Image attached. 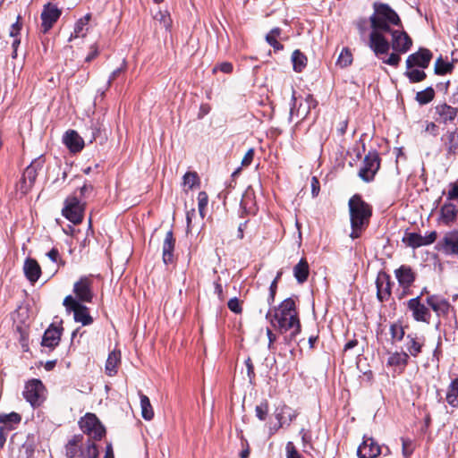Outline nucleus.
Here are the masks:
<instances>
[{
	"label": "nucleus",
	"mask_w": 458,
	"mask_h": 458,
	"mask_svg": "<svg viewBox=\"0 0 458 458\" xmlns=\"http://www.w3.org/2000/svg\"><path fill=\"white\" fill-rule=\"evenodd\" d=\"M98 454L97 445L90 439L86 443L85 448L81 451V458H98Z\"/></svg>",
	"instance_id": "37998d69"
},
{
	"label": "nucleus",
	"mask_w": 458,
	"mask_h": 458,
	"mask_svg": "<svg viewBox=\"0 0 458 458\" xmlns=\"http://www.w3.org/2000/svg\"><path fill=\"white\" fill-rule=\"evenodd\" d=\"M394 276L399 285L403 289H409L416 279V273L408 265H402L394 270Z\"/></svg>",
	"instance_id": "6ab92c4d"
},
{
	"label": "nucleus",
	"mask_w": 458,
	"mask_h": 458,
	"mask_svg": "<svg viewBox=\"0 0 458 458\" xmlns=\"http://www.w3.org/2000/svg\"><path fill=\"white\" fill-rule=\"evenodd\" d=\"M83 435H74L71 439L68 440L65 445V455L68 458H75L81 456V451L83 449Z\"/></svg>",
	"instance_id": "393cba45"
},
{
	"label": "nucleus",
	"mask_w": 458,
	"mask_h": 458,
	"mask_svg": "<svg viewBox=\"0 0 458 458\" xmlns=\"http://www.w3.org/2000/svg\"><path fill=\"white\" fill-rule=\"evenodd\" d=\"M82 432L91 440H100L106 435V428L94 413H87L79 421Z\"/></svg>",
	"instance_id": "423d86ee"
},
{
	"label": "nucleus",
	"mask_w": 458,
	"mask_h": 458,
	"mask_svg": "<svg viewBox=\"0 0 458 458\" xmlns=\"http://www.w3.org/2000/svg\"><path fill=\"white\" fill-rule=\"evenodd\" d=\"M433 57L432 52L428 48L420 47L417 52L411 54L406 59V68L418 66L421 69L428 67Z\"/></svg>",
	"instance_id": "f8f14e48"
},
{
	"label": "nucleus",
	"mask_w": 458,
	"mask_h": 458,
	"mask_svg": "<svg viewBox=\"0 0 458 458\" xmlns=\"http://www.w3.org/2000/svg\"><path fill=\"white\" fill-rule=\"evenodd\" d=\"M60 15L61 10L55 4L50 3L46 4L41 13L43 26L46 29H50L59 19Z\"/></svg>",
	"instance_id": "4be33fe9"
},
{
	"label": "nucleus",
	"mask_w": 458,
	"mask_h": 458,
	"mask_svg": "<svg viewBox=\"0 0 458 458\" xmlns=\"http://www.w3.org/2000/svg\"><path fill=\"white\" fill-rule=\"evenodd\" d=\"M11 431V427L1 426L0 427V448L4 445L8 433Z\"/></svg>",
	"instance_id": "680f3d73"
},
{
	"label": "nucleus",
	"mask_w": 458,
	"mask_h": 458,
	"mask_svg": "<svg viewBox=\"0 0 458 458\" xmlns=\"http://www.w3.org/2000/svg\"><path fill=\"white\" fill-rule=\"evenodd\" d=\"M401 61V57L398 54L392 53L389 57L383 62L391 66H397Z\"/></svg>",
	"instance_id": "0e129e2a"
},
{
	"label": "nucleus",
	"mask_w": 458,
	"mask_h": 458,
	"mask_svg": "<svg viewBox=\"0 0 458 458\" xmlns=\"http://www.w3.org/2000/svg\"><path fill=\"white\" fill-rule=\"evenodd\" d=\"M446 402L453 407H458V378L450 384L446 393Z\"/></svg>",
	"instance_id": "e433bc0d"
},
{
	"label": "nucleus",
	"mask_w": 458,
	"mask_h": 458,
	"mask_svg": "<svg viewBox=\"0 0 458 458\" xmlns=\"http://www.w3.org/2000/svg\"><path fill=\"white\" fill-rule=\"evenodd\" d=\"M254 157V149L250 148L246 154L244 155L242 160V166H248L251 164Z\"/></svg>",
	"instance_id": "69168bd1"
},
{
	"label": "nucleus",
	"mask_w": 458,
	"mask_h": 458,
	"mask_svg": "<svg viewBox=\"0 0 458 458\" xmlns=\"http://www.w3.org/2000/svg\"><path fill=\"white\" fill-rule=\"evenodd\" d=\"M390 335L393 341L400 342L404 337V329L401 323H393L390 326Z\"/></svg>",
	"instance_id": "de8ad7c7"
},
{
	"label": "nucleus",
	"mask_w": 458,
	"mask_h": 458,
	"mask_svg": "<svg viewBox=\"0 0 458 458\" xmlns=\"http://www.w3.org/2000/svg\"><path fill=\"white\" fill-rule=\"evenodd\" d=\"M381 453V447L374 438L364 436L363 442L357 450L359 458H376Z\"/></svg>",
	"instance_id": "dca6fc26"
},
{
	"label": "nucleus",
	"mask_w": 458,
	"mask_h": 458,
	"mask_svg": "<svg viewBox=\"0 0 458 458\" xmlns=\"http://www.w3.org/2000/svg\"><path fill=\"white\" fill-rule=\"evenodd\" d=\"M141 416L146 420H150L154 417V411L148 397L140 393Z\"/></svg>",
	"instance_id": "72a5a7b5"
},
{
	"label": "nucleus",
	"mask_w": 458,
	"mask_h": 458,
	"mask_svg": "<svg viewBox=\"0 0 458 458\" xmlns=\"http://www.w3.org/2000/svg\"><path fill=\"white\" fill-rule=\"evenodd\" d=\"M437 233L436 231L430 232L428 235L423 236V246L430 245L436 242Z\"/></svg>",
	"instance_id": "338daca9"
},
{
	"label": "nucleus",
	"mask_w": 458,
	"mask_h": 458,
	"mask_svg": "<svg viewBox=\"0 0 458 458\" xmlns=\"http://www.w3.org/2000/svg\"><path fill=\"white\" fill-rule=\"evenodd\" d=\"M154 19L156 21L155 26L157 27L165 29H169L170 27H172V19L170 17V14L165 11H158L155 14Z\"/></svg>",
	"instance_id": "a19ab883"
},
{
	"label": "nucleus",
	"mask_w": 458,
	"mask_h": 458,
	"mask_svg": "<svg viewBox=\"0 0 458 458\" xmlns=\"http://www.w3.org/2000/svg\"><path fill=\"white\" fill-rule=\"evenodd\" d=\"M60 339L61 330L58 327H50L45 331L41 344L50 349H54L59 344Z\"/></svg>",
	"instance_id": "c85d7f7f"
},
{
	"label": "nucleus",
	"mask_w": 458,
	"mask_h": 458,
	"mask_svg": "<svg viewBox=\"0 0 458 458\" xmlns=\"http://www.w3.org/2000/svg\"><path fill=\"white\" fill-rule=\"evenodd\" d=\"M36 446L34 435L15 433L10 442L11 458H32Z\"/></svg>",
	"instance_id": "20e7f679"
},
{
	"label": "nucleus",
	"mask_w": 458,
	"mask_h": 458,
	"mask_svg": "<svg viewBox=\"0 0 458 458\" xmlns=\"http://www.w3.org/2000/svg\"><path fill=\"white\" fill-rule=\"evenodd\" d=\"M280 30H271L267 36L266 40L276 50L283 49V45L276 39Z\"/></svg>",
	"instance_id": "8fccbe9b"
},
{
	"label": "nucleus",
	"mask_w": 458,
	"mask_h": 458,
	"mask_svg": "<svg viewBox=\"0 0 458 458\" xmlns=\"http://www.w3.org/2000/svg\"><path fill=\"white\" fill-rule=\"evenodd\" d=\"M92 15L90 13L85 14L80 18L75 25V29H83L86 26H96L97 24L91 22Z\"/></svg>",
	"instance_id": "864d4df0"
},
{
	"label": "nucleus",
	"mask_w": 458,
	"mask_h": 458,
	"mask_svg": "<svg viewBox=\"0 0 458 458\" xmlns=\"http://www.w3.org/2000/svg\"><path fill=\"white\" fill-rule=\"evenodd\" d=\"M73 293L80 302H91L93 299L92 281L84 276L73 285Z\"/></svg>",
	"instance_id": "ddd939ff"
},
{
	"label": "nucleus",
	"mask_w": 458,
	"mask_h": 458,
	"mask_svg": "<svg viewBox=\"0 0 458 458\" xmlns=\"http://www.w3.org/2000/svg\"><path fill=\"white\" fill-rule=\"evenodd\" d=\"M227 306L228 309L235 314H241L242 312V303L236 297L230 299L228 301Z\"/></svg>",
	"instance_id": "603ef678"
},
{
	"label": "nucleus",
	"mask_w": 458,
	"mask_h": 458,
	"mask_svg": "<svg viewBox=\"0 0 458 458\" xmlns=\"http://www.w3.org/2000/svg\"><path fill=\"white\" fill-rule=\"evenodd\" d=\"M84 204H81L77 197L70 196L64 201L62 214L74 225L81 224L83 219Z\"/></svg>",
	"instance_id": "6e6552de"
},
{
	"label": "nucleus",
	"mask_w": 458,
	"mask_h": 458,
	"mask_svg": "<svg viewBox=\"0 0 458 458\" xmlns=\"http://www.w3.org/2000/svg\"><path fill=\"white\" fill-rule=\"evenodd\" d=\"M63 304L68 312L73 313L75 322L81 323L82 326H89L93 323V318L89 314V308L81 304L72 295L66 296Z\"/></svg>",
	"instance_id": "39448f33"
},
{
	"label": "nucleus",
	"mask_w": 458,
	"mask_h": 458,
	"mask_svg": "<svg viewBox=\"0 0 458 458\" xmlns=\"http://www.w3.org/2000/svg\"><path fill=\"white\" fill-rule=\"evenodd\" d=\"M369 46L377 56L387 54L390 49L388 40L380 33V30H371Z\"/></svg>",
	"instance_id": "2eb2a0df"
},
{
	"label": "nucleus",
	"mask_w": 458,
	"mask_h": 458,
	"mask_svg": "<svg viewBox=\"0 0 458 458\" xmlns=\"http://www.w3.org/2000/svg\"><path fill=\"white\" fill-rule=\"evenodd\" d=\"M352 233L350 237L359 238L369 224L372 208L365 202L360 195H353L348 202Z\"/></svg>",
	"instance_id": "f03ea898"
},
{
	"label": "nucleus",
	"mask_w": 458,
	"mask_h": 458,
	"mask_svg": "<svg viewBox=\"0 0 458 458\" xmlns=\"http://www.w3.org/2000/svg\"><path fill=\"white\" fill-rule=\"evenodd\" d=\"M21 417L17 412L0 413V423L2 426L11 427V430L13 428V425H17L21 422Z\"/></svg>",
	"instance_id": "4c0bfd02"
},
{
	"label": "nucleus",
	"mask_w": 458,
	"mask_h": 458,
	"mask_svg": "<svg viewBox=\"0 0 458 458\" xmlns=\"http://www.w3.org/2000/svg\"><path fill=\"white\" fill-rule=\"evenodd\" d=\"M380 162L381 159L377 150L369 151L359 171V177L365 182H372L380 168Z\"/></svg>",
	"instance_id": "0eeeda50"
},
{
	"label": "nucleus",
	"mask_w": 458,
	"mask_h": 458,
	"mask_svg": "<svg viewBox=\"0 0 458 458\" xmlns=\"http://www.w3.org/2000/svg\"><path fill=\"white\" fill-rule=\"evenodd\" d=\"M245 365L247 368V374L250 378V381L255 377L254 366L250 358L245 360Z\"/></svg>",
	"instance_id": "774afa93"
},
{
	"label": "nucleus",
	"mask_w": 458,
	"mask_h": 458,
	"mask_svg": "<svg viewBox=\"0 0 458 458\" xmlns=\"http://www.w3.org/2000/svg\"><path fill=\"white\" fill-rule=\"evenodd\" d=\"M426 301L437 316L448 314L451 306L447 300L440 299L437 295H430Z\"/></svg>",
	"instance_id": "bb28decb"
},
{
	"label": "nucleus",
	"mask_w": 458,
	"mask_h": 458,
	"mask_svg": "<svg viewBox=\"0 0 458 458\" xmlns=\"http://www.w3.org/2000/svg\"><path fill=\"white\" fill-rule=\"evenodd\" d=\"M391 277L386 272H379L376 279L377 298L380 302L389 300L392 293Z\"/></svg>",
	"instance_id": "4468645a"
},
{
	"label": "nucleus",
	"mask_w": 458,
	"mask_h": 458,
	"mask_svg": "<svg viewBox=\"0 0 458 458\" xmlns=\"http://www.w3.org/2000/svg\"><path fill=\"white\" fill-rule=\"evenodd\" d=\"M436 121L447 124L448 123H452L458 114V108L453 107L447 104H440L436 107Z\"/></svg>",
	"instance_id": "412c9836"
},
{
	"label": "nucleus",
	"mask_w": 458,
	"mask_h": 458,
	"mask_svg": "<svg viewBox=\"0 0 458 458\" xmlns=\"http://www.w3.org/2000/svg\"><path fill=\"white\" fill-rule=\"evenodd\" d=\"M409 360V354L404 352H395L392 353L387 360V365L391 367L404 368Z\"/></svg>",
	"instance_id": "473e14b6"
},
{
	"label": "nucleus",
	"mask_w": 458,
	"mask_h": 458,
	"mask_svg": "<svg viewBox=\"0 0 458 458\" xmlns=\"http://www.w3.org/2000/svg\"><path fill=\"white\" fill-rule=\"evenodd\" d=\"M374 13L371 16L372 29H390L401 27L402 22L397 13L387 4L375 2Z\"/></svg>",
	"instance_id": "7ed1b4c3"
},
{
	"label": "nucleus",
	"mask_w": 458,
	"mask_h": 458,
	"mask_svg": "<svg viewBox=\"0 0 458 458\" xmlns=\"http://www.w3.org/2000/svg\"><path fill=\"white\" fill-rule=\"evenodd\" d=\"M23 270L26 278L30 283L37 282L41 275V267L38 261L34 259L27 258L25 259Z\"/></svg>",
	"instance_id": "a878e982"
},
{
	"label": "nucleus",
	"mask_w": 458,
	"mask_h": 458,
	"mask_svg": "<svg viewBox=\"0 0 458 458\" xmlns=\"http://www.w3.org/2000/svg\"><path fill=\"white\" fill-rule=\"evenodd\" d=\"M32 184H30L29 181L21 176L20 182L17 184L18 191H21V194H27L30 190L32 188Z\"/></svg>",
	"instance_id": "6e6d98bb"
},
{
	"label": "nucleus",
	"mask_w": 458,
	"mask_h": 458,
	"mask_svg": "<svg viewBox=\"0 0 458 458\" xmlns=\"http://www.w3.org/2000/svg\"><path fill=\"white\" fill-rule=\"evenodd\" d=\"M39 166L40 162L35 160L25 168L22 176L29 181L30 184L34 185V182L38 175V169Z\"/></svg>",
	"instance_id": "58836bf2"
},
{
	"label": "nucleus",
	"mask_w": 458,
	"mask_h": 458,
	"mask_svg": "<svg viewBox=\"0 0 458 458\" xmlns=\"http://www.w3.org/2000/svg\"><path fill=\"white\" fill-rule=\"evenodd\" d=\"M217 70L224 73H231L233 72V64L229 62L221 63L213 69V72H216Z\"/></svg>",
	"instance_id": "bf43d9fd"
},
{
	"label": "nucleus",
	"mask_w": 458,
	"mask_h": 458,
	"mask_svg": "<svg viewBox=\"0 0 458 458\" xmlns=\"http://www.w3.org/2000/svg\"><path fill=\"white\" fill-rule=\"evenodd\" d=\"M435 97V90L431 87H428L424 90H421L416 94L415 99L420 105H426L429 103Z\"/></svg>",
	"instance_id": "c03bdc74"
},
{
	"label": "nucleus",
	"mask_w": 458,
	"mask_h": 458,
	"mask_svg": "<svg viewBox=\"0 0 458 458\" xmlns=\"http://www.w3.org/2000/svg\"><path fill=\"white\" fill-rule=\"evenodd\" d=\"M392 32V48L399 53H406L412 45V40L406 30H388Z\"/></svg>",
	"instance_id": "f3484780"
},
{
	"label": "nucleus",
	"mask_w": 458,
	"mask_h": 458,
	"mask_svg": "<svg viewBox=\"0 0 458 458\" xmlns=\"http://www.w3.org/2000/svg\"><path fill=\"white\" fill-rule=\"evenodd\" d=\"M352 63V55L351 51L349 50V48L344 47L342 50L338 59H337L336 64L340 67L345 68V67L349 66Z\"/></svg>",
	"instance_id": "49530a36"
},
{
	"label": "nucleus",
	"mask_w": 458,
	"mask_h": 458,
	"mask_svg": "<svg viewBox=\"0 0 458 458\" xmlns=\"http://www.w3.org/2000/svg\"><path fill=\"white\" fill-rule=\"evenodd\" d=\"M450 189L447 193V200L451 201L458 198V184L450 183Z\"/></svg>",
	"instance_id": "e2e57ef3"
},
{
	"label": "nucleus",
	"mask_w": 458,
	"mask_h": 458,
	"mask_svg": "<svg viewBox=\"0 0 458 458\" xmlns=\"http://www.w3.org/2000/svg\"><path fill=\"white\" fill-rule=\"evenodd\" d=\"M175 246V238L172 230H168L165 233L163 246L162 258L165 264H172L174 260V250Z\"/></svg>",
	"instance_id": "aec40b11"
},
{
	"label": "nucleus",
	"mask_w": 458,
	"mask_h": 458,
	"mask_svg": "<svg viewBox=\"0 0 458 458\" xmlns=\"http://www.w3.org/2000/svg\"><path fill=\"white\" fill-rule=\"evenodd\" d=\"M277 290V278H275L269 287V295L267 297L268 305H272L275 301V297Z\"/></svg>",
	"instance_id": "4d7b16f0"
},
{
	"label": "nucleus",
	"mask_w": 458,
	"mask_h": 458,
	"mask_svg": "<svg viewBox=\"0 0 458 458\" xmlns=\"http://www.w3.org/2000/svg\"><path fill=\"white\" fill-rule=\"evenodd\" d=\"M411 445V441L410 439L404 437L402 438L403 454L405 458H408L412 453V450L409 449Z\"/></svg>",
	"instance_id": "052dcab7"
},
{
	"label": "nucleus",
	"mask_w": 458,
	"mask_h": 458,
	"mask_svg": "<svg viewBox=\"0 0 458 458\" xmlns=\"http://www.w3.org/2000/svg\"><path fill=\"white\" fill-rule=\"evenodd\" d=\"M406 349L408 354L417 357L424 345V338L420 339L416 335L409 334L406 336Z\"/></svg>",
	"instance_id": "7c9ffc66"
},
{
	"label": "nucleus",
	"mask_w": 458,
	"mask_h": 458,
	"mask_svg": "<svg viewBox=\"0 0 458 458\" xmlns=\"http://www.w3.org/2000/svg\"><path fill=\"white\" fill-rule=\"evenodd\" d=\"M296 416L297 412L285 404L281 407H277L276 410V419L278 421V426L275 430L284 427V425L289 426Z\"/></svg>",
	"instance_id": "5701e85b"
},
{
	"label": "nucleus",
	"mask_w": 458,
	"mask_h": 458,
	"mask_svg": "<svg viewBox=\"0 0 458 458\" xmlns=\"http://www.w3.org/2000/svg\"><path fill=\"white\" fill-rule=\"evenodd\" d=\"M453 69H454L453 63L445 62L440 56L437 59V61L435 63L434 72L437 75H445V74L452 72Z\"/></svg>",
	"instance_id": "ea45409f"
},
{
	"label": "nucleus",
	"mask_w": 458,
	"mask_h": 458,
	"mask_svg": "<svg viewBox=\"0 0 458 458\" xmlns=\"http://www.w3.org/2000/svg\"><path fill=\"white\" fill-rule=\"evenodd\" d=\"M266 319L281 335H284V342L291 345L296 342V336L301 331L299 313L293 298L284 300L278 307L269 309L266 314Z\"/></svg>",
	"instance_id": "f257e3e1"
},
{
	"label": "nucleus",
	"mask_w": 458,
	"mask_h": 458,
	"mask_svg": "<svg viewBox=\"0 0 458 458\" xmlns=\"http://www.w3.org/2000/svg\"><path fill=\"white\" fill-rule=\"evenodd\" d=\"M292 62L293 70L296 72H301L307 64V57L299 49H296L292 54Z\"/></svg>",
	"instance_id": "f704fd0d"
},
{
	"label": "nucleus",
	"mask_w": 458,
	"mask_h": 458,
	"mask_svg": "<svg viewBox=\"0 0 458 458\" xmlns=\"http://www.w3.org/2000/svg\"><path fill=\"white\" fill-rule=\"evenodd\" d=\"M310 274L309 264L305 259H301L293 267V275L299 284L307 281Z\"/></svg>",
	"instance_id": "2f4dec72"
},
{
	"label": "nucleus",
	"mask_w": 458,
	"mask_h": 458,
	"mask_svg": "<svg viewBox=\"0 0 458 458\" xmlns=\"http://www.w3.org/2000/svg\"><path fill=\"white\" fill-rule=\"evenodd\" d=\"M256 416L260 420H265L267 418V415L268 413V403L267 401L261 402L259 405L255 408Z\"/></svg>",
	"instance_id": "3c124183"
},
{
	"label": "nucleus",
	"mask_w": 458,
	"mask_h": 458,
	"mask_svg": "<svg viewBox=\"0 0 458 458\" xmlns=\"http://www.w3.org/2000/svg\"><path fill=\"white\" fill-rule=\"evenodd\" d=\"M403 242L409 247L417 249L423 246V236L418 233H408L403 238Z\"/></svg>",
	"instance_id": "79ce46f5"
},
{
	"label": "nucleus",
	"mask_w": 458,
	"mask_h": 458,
	"mask_svg": "<svg viewBox=\"0 0 458 458\" xmlns=\"http://www.w3.org/2000/svg\"><path fill=\"white\" fill-rule=\"evenodd\" d=\"M404 75L411 83L420 82L427 77V74L424 71L412 68L407 69V71L404 72Z\"/></svg>",
	"instance_id": "a18cd8bd"
},
{
	"label": "nucleus",
	"mask_w": 458,
	"mask_h": 458,
	"mask_svg": "<svg viewBox=\"0 0 458 458\" xmlns=\"http://www.w3.org/2000/svg\"><path fill=\"white\" fill-rule=\"evenodd\" d=\"M183 185L192 189L199 182V176L196 172H187L183 175Z\"/></svg>",
	"instance_id": "09e8293b"
},
{
	"label": "nucleus",
	"mask_w": 458,
	"mask_h": 458,
	"mask_svg": "<svg viewBox=\"0 0 458 458\" xmlns=\"http://www.w3.org/2000/svg\"><path fill=\"white\" fill-rule=\"evenodd\" d=\"M292 102H293V106L290 110V116H289L290 121L293 114H296V116H298V117H301V119L306 118L307 115L309 114V113L310 112V109L315 108L317 106V101L311 95H308L305 98L304 103H301L297 109H295L296 98L294 96V93L293 94V97H292Z\"/></svg>",
	"instance_id": "a211bd4d"
},
{
	"label": "nucleus",
	"mask_w": 458,
	"mask_h": 458,
	"mask_svg": "<svg viewBox=\"0 0 458 458\" xmlns=\"http://www.w3.org/2000/svg\"><path fill=\"white\" fill-rule=\"evenodd\" d=\"M448 155H454L458 152V130L448 131L441 138Z\"/></svg>",
	"instance_id": "c756f323"
},
{
	"label": "nucleus",
	"mask_w": 458,
	"mask_h": 458,
	"mask_svg": "<svg viewBox=\"0 0 458 458\" xmlns=\"http://www.w3.org/2000/svg\"><path fill=\"white\" fill-rule=\"evenodd\" d=\"M120 361V354L113 352L108 355L106 362V373L108 376H114L117 373V365Z\"/></svg>",
	"instance_id": "c9c22d12"
},
{
	"label": "nucleus",
	"mask_w": 458,
	"mask_h": 458,
	"mask_svg": "<svg viewBox=\"0 0 458 458\" xmlns=\"http://www.w3.org/2000/svg\"><path fill=\"white\" fill-rule=\"evenodd\" d=\"M286 456L287 458H303L301 454L297 451L293 442L286 444Z\"/></svg>",
	"instance_id": "5fc2aeb1"
},
{
	"label": "nucleus",
	"mask_w": 458,
	"mask_h": 458,
	"mask_svg": "<svg viewBox=\"0 0 458 458\" xmlns=\"http://www.w3.org/2000/svg\"><path fill=\"white\" fill-rule=\"evenodd\" d=\"M437 251L447 256H458V230L447 232L435 246Z\"/></svg>",
	"instance_id": "9d476101"
},
{
	"label": "nucleus",
	"mask_w": 458,
	"mask_h": 458,
	"mask_svg": "<svg viewBox=\"0 0 458 458\" xmlns=\"http://www.w3.org/2000/svg\"><path fill=\"white\" fill-rule=\"evenodd\" d=\"M44 392L43 383L33 378L26 383L23 396L32 406H39L44 400Z\"/></svg>",
	"instance_id": "1a4fd4ad"
},
{
	"label": "nucleus",
	"mask_w": 458,
	"mask_h": 458,
	"mask_svg": "<svg viewBox=\"0 0 458 458\" xmlns=\"http://www.w3.org/2000/svg\"><path fill=\"white\" fill-rule=\"evenodd\" d=\"M458 207L450 201L445 202L440 208V220L449 225L456 220Z\"/></svg>",
	"instance_id": "cd10ccee"
},
{
	"label": "nucleus",
	"mask_w": 458,
	"mask_h": 458,
	"mask_svg": "<svg viewBox=\"0 0 458 458\" xmlns=\"http://www.w3.org/2000/svg\"><path fill=\"white\" fill-rule=\"evenodd\" d=\"M197 199L199 209H206L208 202V194L205 191H199Z\"/></svg>",
	"instance_id": "13d9d810"
},
{
	"label": "nucleus",
	"mask_w": 458,
	"mask_h": 458,
	"mask_svg": "<svg viewBox=\"0 0 458 458\" xmlns=\"http://www.w3.org/2000/svg\"><path fill=\"white\" fill-rule=\"evenodd\" d=\"M407 308L412 313V318L417 322H424L429 324L431 313L420 301V296H417L408 301Z\"/></svg>",
	"instance_id": "9b49d317"
},
{
	"label": "nucleus",
	"mask_w": 458,
	"mask_h": 458,
	"mask_svg": "<svg viewBox=\"0 0 458 458\" xmlns=\"http://www.w3.org/2000/svg\"><path fill=\"white\" fill-rule=\"evenodd\" d=\"M64 143L72 152H80L84 147V141L76 131L69 130L64 135Z\"/></svg>",
	"instance_id": "b1692460"
}]
</instances>
